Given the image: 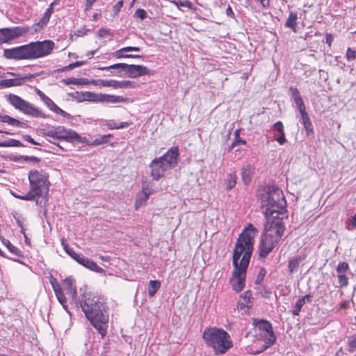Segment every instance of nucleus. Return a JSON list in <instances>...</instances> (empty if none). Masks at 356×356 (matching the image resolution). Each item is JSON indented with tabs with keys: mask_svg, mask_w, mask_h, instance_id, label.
I'll list each match as a JSON object with an SVG mask.
<instances>
[{
	"mask_svg": "<svg viewBox=\"0 0 356 356\" xmlns=\"http://www.w3.org/2000/svg\"><path fill=\"white\" fill-rule=\"evenodd\" d=\"M258 230L252 224H248L239 235L233 251L234 270L230 283L237 293L245 287L247 268L253 250L254 238Z\"/></svg>",
	"mask_w": 356,
	"mask_h": 356,
	"instance_id": "nucleus-1",
	"label": "nucleus"
},
{
	"mask_svg": "<svg viewBox=\"0 0 356 356\" xmlns=\"http://www.w3.org/2000/svg\"><path fill=\"white\" fill-rule=\"evenodd\" d=\"M80 305L87 319L104 338L107 333L108 323L104 297L96 293L86 292L82 295Z\"/></svg>",
	"mask_w": 356,
	"mask_h": 356,
	"instance_id": "nucleus-2",
	"label": "nucleus"
},
{
	"mask_svg": "<svg viewBox=\"0 0 356 356\" xmlns=\"http://www.w3.org/2000/svg\"><path fill=\"white\" fill-rule=\"evenodd\" d=\"M267 191L261 193L259 200L266 220L281 219L286 213V201L282 191L275 186L267 187Z\"/></svg>",
	"mask_w": 356,
	"mask_h": 356,
	"instance_id": "nucleus-3",
	"label": "nucleus"
},
{
	"mask_svg": "<svg viewBox=\"0 0 356 356\" xmlns=\"http://www.w3.org/2000/svg\"><path fill=\"white\" fill-rule=\"evenodd\" d=\"M284 230L285 227L281 219L266 220L259 247L260 257L266 258L273 251L278 245Z\"/></svg>",
	"mask_w": 356,
	"mask_h": 356,
	"instance_id": "nucleus-4",
	"label": "nucleus"
},
{
	"mask_svg": "<svg viewBox=\"0 0 356 356\" xmlns=\"http://www.w3.org/2000/svg\"><path fill=\"white\" fill-rule=\"evenodd\" d=\"M202 337L206 344L211 347L216 355L225 353L233 346L230 335L222 328H207Z\"/></svg>",
	"mask_w": 356,
	"mask_h": 356,
	"instance_id": "nucleus-5",
	"label": "nucleus"
},
{
	"mask_svg": "<svg viewBox=\"0 0 356 356\" xmlns=\"http://www.w3.org/2000/svg\"><path fill=\"white\" fill-rule=\"evenodd\" d=\"M179 149L171 147L164 155L154 159L149 164L150 174L154 180H159L166 171L173 168L177 163Z\"/></svg>",
	"mask_w": 356,
	"mask_h": 356,
	"instance_id": "nucleus-6",
	"label": "nucleus"
},
{
	"mask_svg": "<svg viewBox=\"0 0 356 356\" xmlns=\"http://www.w3.org/2000/svg\"><path fill=\"white\" fill-rule=\"evenodd\" d=\"M28 178L30 185L28 193L31 195V200L47 193L49 182L46 173L42 171L31 170L29 172Z\"/></svg>",
	"mask_w": 356,
	"mask_h": 356,
	"instance_id": "nucleus-7",
	"label": "nucleus"
},
{
	"mask_svg": "<svg viewBox=\"0 0 356 356\" xmlns=\"http://www.w3.org/2000/svg\"><path fill=\"white\" fill-rule=\"evenodd\" d=\"M255 337L258 341H264V345L257 353H261L273 346L276 341L272 325L266 320L254 319Z\"/></svg>",
	"mask_w": 356,
	"mask_h": 356,
	"instance_id": "nucleus-8",
	"label": "nucleus"
},
{
	"mask_svg": "<svg viewBox=\"0 0 356 356\" xmlns=\"http://www.w3.org/2000/svg\"><path fill=\"white\" fill-rule=\"evenodd\" d=\"M6 99L13 107L26 115L42 119L47 118V115L42 109L23 99L17 95L9 94L6 96Z\"/></svg>",
	"mask_w": 356,
	"mask_h": 356,
	"instance_id": "nucleus-9",
	"label": "nucleus"
},
{
	"mask_svg": "<svg viewBox=\"0 0 356 356\" xmlns=\"http://www.w3.org/2000/svg\"><path fill=\"white\" fill-rule=\"evenodd\" d=\"M42 133L44 136L50 137L54 140H65L70 143L82 141L81 137L78 133L72 129H67L63 126H56L44 129Z\"/></svg>",
	"mask_w": 356,
	"mask_h": 356,
	"instance_id": "nucleus-10",
	"label": "nucleus"
},
{
	"mask_svg": "<svg viewBox=\"0 0 356 356\" xmlns=\"http://www.w3.org/2000/svg\"><path fill=\"white\" fill-rule=\"evenodd\" d=\"M101 70H120L125 72L127 76L135 79L144 75H152L153 72L144 65L116 63L108 67L99 68Z\"/></svg>",
	"mask_w": 356,
	"mask_h": 356,
	"instance_id": "nucleus-11",
	"label": "nucleus"
},
{
	"mask_svg": "<svg viewBox=\"0 0 356 356\" xmlns=\"http://www.w3.org/2000/svg\"><path fill=\"white\" fill-rule=\"evenodd\" d=\"M31 59H37L49 55L55 47V44L50 40L33 42L29 44Z\"/></svg>",
	"mask_w": 356,
	"mask_h": 356,
	"instance_id": "nucleus-12",
	"label": "nucleus"
},
{
	"mask_svg": "<svg viewBox=\"0 0 356 356\" xmlns=\"http://www.w3.org/2000/svg\"><path fill=\"white\" fill-rule=\"evenodd\" d=\"M83 83H91L95 86L111 87L114 89L130 88H134V84L130 81H118L107 79H92L91 81L83 80Z\"/></svg>",
	"mask_w": 356,
	"mask_h": 356,
	"instance_id": "nucleus-13",
	"label": "nucleus"
},
{
	"mask_svg": "<svg viewBox=\"0 0 356 356\" xmlns=\"http://www.w3.org/2000/svg\"><path fill=\"white\" fill-rule=\"evenodd\" d=\"M3 56L7 59L13 60H31L29 47L28 44L6 49L3 51Z\"/></svg>",
	"mask_w": 356,
	"mask_h": 356,
	"instance_id": "nucleus-14",
	"label": "nucleus"
},
{
	"mask_svg": "<svg viewBox=\"0 0 356 356\" xmlns=\"http://www.w3.org/2000/svg\"><path fill=\"white\" fill-rule=\"evenodd\" d=\"M26 31L21 27L0 29V44L6 43L22 35Z\"/></svg>",
	"mask_w": 356,
	"mask_h": 356,
	"instance_id": "nucleus-15",
	"label": "nucleus"
},
{
	"mask_svg": "<svg viewBox=\"0 0 356 356\" xmlns=\"http://www.w3.org/2000/svg\"><path fill=\"white\" fill-rule=\"evenodd\" d=\"M35 92L37 95L40 97V100L49 108V109L54 113L60 115L61 116L66 118L68 116L65 111L58 107L53 100L47 97L42 90L38 88L35 89Z\"/></svg>",
	"mask_w": 356,
	"mask_h": 356,
	"instance_id": "nucleus-16",
	"label": "nucleus"
},
{
	"mask_svg": "<svg viewBox=\"0 0 356 356\" xmlns=\"http://www.w3.org/2000/svg\"><path fill=\"white\" fill-rule=\"evenodd\" d=\"M35 92L37 95L40 97V100L49 108V109L54 113L60 115L61 116L66 118L68 116L65 111L58 107L53 100L47 97L42 90L38 88L35 89Z\"/></svg>",
	"mask_w": 356,
	"mask_h": 356,
	"instance_id": "nucleus-17",
	"label": "nucleus"
},
{
	"mask_svg": "<svg viewBox=\"0 0 356 356\" xmlns=\"http://www.w3.org/2000/svg\"><path fill=\"white\" fill-rule=\"evenodd\" d=\"M252 306V293L251 291H246L240 296L237 303V309L246 313Z\"/></svg>",
	"mask_w": 356,
	"mask_h": 356,
	"instance_id": "nucleus-18",
	"label": "nucleus"
},
{
	"mask_svg": "<svg viewBox=\"0 0 356 356\" xmlns=\"http://www.w3.org/2000/svg\"><path fill=\"white\" fill-rule=\"evenodd\" d=\"M349 266L346 262H341L336 268L337 274L338 282L340 287L346 286L348 284V280L346 275Z\"/></svg>",
	"mask_w": 356,
	"mask_h": 356,
	"instance_id": "nucleus-19",
	"label": "nucleus"
},
{
	"mask_svg": "<svg viewBox=\"0 0 356 356\" xmlns=\"http://www.w3.org/2000/svg\"><path fill=\"white\" fill-rule=\"evenodd\" d=\"M50 282L55 293V295L57 298V300L62 305L65 310L69 313L67 310V299L63 293V290L62 289L60 284L57 282L55 278H52Z\"/></svg>",
	"mask_w": 356,
	"mask_h": 356,
	"instance_id": "nucleus-20",
	"label": "nucleus"
},
{
	"mask_svg": "<svg viewBox=\"0 0 356 356\" xmlns=\"http://www.w3.org/2000/svg\"><path fill=\"white\" fill-rule=\"evenodd\" d=\"M63 290L72 301H75L77 296L75 281L72 277H67L63 282Z\"/></svg>",
	"mask_w": 356,
	"mask_h": 356,
	"instance_id": "nucleus-21",
	"label": "nucleus"
},
{
	"mask_svg": "<svg viewBox=\"0 0 356 356\" xmlns=\"http://www.w3.org/2000/svg\"><path fill=\"white\" fill-rule=\"evenodd\" d=\"M78 264H81V266H84L85 268L92 270L96 273H104L105 270L99 267L95 262H94L92 259L86 257L83 255H81L79 259H77L76 261Z\"/></svg>",
	"mask_w": 356,
	"mask_h": 356,
	"instance_id": "nucleus-22",
	"label": "nucleus"
},
{
	"mask_svg": "<svg viewBox=\"0 0 356 356\" xmlns=\"http://www.w3.org/2000/svg\"><path fill=\"white\" fill-rule=\"evenodd\" d=\"M140 51V48L138 47H125L121 48V49H118V51H116L113 54V56H114V57H115L118 59L122 58H140L143 57L140 55H134V54H125L126 52H129V51Z\"/></svg>",
	"mask_w": 356,
	"mask_h": 356,
	"instance_id": "nucleus-23",
	"label": "nucleus"
},
{
	"mask_svg": "<svg viewBox=\"0 0 356 356\" xmlns=\"http://www.w3.org/2000/svg\"><path fill=\"white\" fill-rule=\"evenodd\" d=\"M273 131L277 133L273 134L274 140H275L280 145H284L286 142V138L284 133V128L283 123L281 121L275 122L273 125Z\"/></svg>",
	"mask_w": 356,
	"mask_h": 356,
	"instance_id": "nucleus-24",
	"label": "nucleus"
},
{
	"mask_svg": "<svg viewBox=\"0 0 356 356\" xmlns=\"http://www.w3.org/2000/svg\"><path fill=\"white\" fill-rule=\"evenodd\" d=\"M57 2H58V1H54L49 6V8L44 12L42 17L40 19V20L37 24H35L34 25L35 31L42 29L44 26H45L47 24V23L49 22V21L50 19L51 15L54 13V6L56 5L57 3Z\"/></svg>",
	"mask_w": 356,
	"mask_h": 356,
	"instance_id": "nucleus-25",
	"label": "nucleus"
},
{
	"mask_svg": "<svg viewBox=\"0 0 356 356\" xmlns=\"http://www.w3.org/2000/svg\"><path fill=\"white\" fill-rule=\"evenodd\" d=\"M126 101L127 99L122 96L100 93L99 103L118 104Z\"/></svg>",
	"mask_w": 356,
	"mask_h": 356,
	"instance_id": "nucleus-26",
	"label": "nucleus"
},
{
	"mask_svg": "<svg viewBox=\"0 0 356 356\" xmlns=\"http://www.w3.org/2000/svg\"><path fill=\"white\" fill-rule=\"evenodd\" d=\"M290 91L291 92L292 98L296 103L297 108H298L300 114L306 111L305 106L303 100L302 99L300 92L296 88L291 87Z\"/></svg>",
	"mask_w": 356,
	"mask_h": 356,
	"instance_id": "nucleus-27",
	"label": "nucleus"
},
{
	"mask_svg": "<svg viewBox=\"0 0 356 356\" xmlns=\"http://www.w3.org/2000/svg\"><path fill=\"white\" fill-rule=\"evenodd\" d=\"M254 172V167L250 163L245 164L241 170V176L243 181L245 185H248L251 181L252 175Z\"/></svg>",
	"mask_w": 356,
	"mask_h": 356,
	"instance_id": "nucleus-28",
	"label": "nucleus"
},
{
	"mask_svg": "<svg viewBox=\"0 0 356 356\" xmlns=\"http://www.w3.org/2000/svg\"><path fill=\"white\" fill-rule=\"evenodd\" d=\"M112 137H113L112 134H105V135H102V136L97 137L92 141L88 140L86 138H81V140H85V141H81V142L86 143L88 145L97 146V145L108 143L109 142V138H111Z\"/></svg>",
	"mask_w": 356,
	"mask_h": 356,
	"instance_id": "nucleus-29",
	"label": "nucleus"
},
{
	"mask_svg": "<svg viewBox=\"0 0 356 356\" xmlns=\"http://www.w3.org/2000/svg\"><path fill=\"white\" fill-rule=\"evenodd\" d=\"M26 81L24 77H19L15 79H4L0 81V85L4 88H9L13 86H19L23 85Z\"/></svg>",
	"mask_w": 356,
	"mask_h": 356,
	"instance_id": "nucleus-30",
	"label": "nucleus"
},
{
	"mask_svg": "<svg viewBox=\"0 0 356 356\" xmlns=\"http://www.w3.org/2000/svg\"><path fill=\"white\" fill-rule=\"evenodd\" d=\"M312 301V296L307 294L300 298H299L296 302L294 309L292 311V314L294 316L299 315L300 310L306 302H310Z\"/></svg>",
	"mask_w": 356,
	"mask_h": 356,
	"instance_id": "nucleus-31",
	"label": "nucleus"
},
{
	"mask_svg": "<svg viewBox=\"0 0 356 356\" xmlns=\"http://www.w3.org/2000/svg\"><path fill=\"white\" fill-rule=\"evenodd\" d=\"M152 192L150 189L147 188H143V195L142 196H138L136 200L135 207L138 209L142 205L145 204L146 201L147 200L149 196Z\"/></svg>",
	"mask_w": 356,
	"mask_h": 356,
	"instance_id": "nucleus-32",
	"label": "nucleus"
},
{
	"mask_svg": "<svg viewBox=\"0 0 356 356\" xmlns=\"http://www.w3.org/2000/svg\"><path fill=\"white\" fill-rule=\"evenodd\" d=\"M0 120L1 122L17 127H22L24 124L23 122L7 115L1 116Z\"/></svg>",
	"mask_w": 356,
	"mask_h": 356,
	"instance_id": "nucleus-33",
	"label": "nucleus"
},
{
	"mask_svg": "<svg viewBox=\"0 0 356 356\" xmlns=\"http://www.w3.org/2000/svg\"><path fill=\"white\" fill-rule=\"evenodd\" d=\"M84 101L99 103L100 93H94L89 91L81 92Z\"/></svg>",
	"mask_w": 356,
	"mask_h": 356,
	"instance_id": "nucleus-34",
	"label": "nucleus"
},
{
	"mask_svg": "<svg viewBox=\"0 0 356 356\" xmlns=\"http://www.w3.org/2000/svg\"><path fill=\"white\" fill-rule=\"evenodd\" d=\"M303 260L301 257H298L296 258H293L289 261L288 268L290 273H293L297 271L300 264Z\"/></svg>",
	"mask_w": 356,
	"mask_h": 356,
	"instance_id": "nucleus-35",
	"label": "nucleus"
},
{
	"mask_svg": "<svg viewBox=\"0 0 356 356\" xmlns=\"http://www.w3.org/2000/svg\"><path fill=\"white\" fill-rule=\"evenodd\" d=\"M301 117L302 119V123L304 125V127L305 129V131L307 134H309V133L312 132V124L309 119V117L308 115V113L307 112H305L303 113H301Z\"/></svg>",
	"mask_w": 356,
	"mask_h": 356,
	"instance_id": "nucleus-36",
	"label": "nucleus"
},
{
	"mask_svg": "<svg viewBox=\"0 0 356 356\" xmlns=\"http://www.w3.org/2000/svg\"><path fill=\"white\" fill-rule=\"evenodd\" d=\"M161 286V283L158 280H150L148 284V294L150 297L154 296Z\"/></svg>",
	"mask_w": 356,
	"mask_h": 356,
	"instance_id": "nucleus-37",
	"label": "nucleus"
},
{
	"mask_svg": "<svg viewBox=\"0 0 356 356\" xmlns=\"http://www.w3.org/2000/svg\"><path fill=\"white\" fill-rule=\"evenodd\" d=\"M131 123L127 122H122L117 123L114 120H109L106 125L109 129H119L129 127Z\"/></svg>",
	"mask_w": 356,
	"mask_h": 356,
	"instance_id": "nucleus-38",
	"label": "nucleus"
},
{
	"mask_svg": "<svg viewBox=\"0 0 356 356\" xmlns=\"http://www.w3.org/2000/svg\"><path fill=\"white\" fill-rule=\"evenodd\" d=\"M226 189L229 191L233 188L236 184V175L235 172L229 173L226 178Z\"/></svg>",
	"mask_w": 356,
	"mask_h": 356,
	"instance_id": "nucleus-39",
	"label": "nucleus"
},
{
	"mask_svg": "<svg viewBox=\"0 0 356 356\" xmlns=\"http://www.w3.org/2000/svg\"><path fill=\"white\" fill-rule=\"evenodd\" d=\"M298 19V16L296 13H291L288 17V19L286 22L285 26L288 28H291L294 29L296 26V21Z\"/></svg>",
	"mask_w": 356,
	"mask_h": 356,
	"instance_id": "nucleus-40",
	"label": "nucleus"
},
{
	"mask_svg": "<svg viewBox=\"0 0 356 356\" xmlns=\"http://www.w3.org/2000/svg\"><path fill=\"white\" fill-rule=\"evenodd\" d=\"M62 245H63L64 250L66 252V253L69 256H70L73 259L77 261V259H79L81 254L76 253L72 248L68 247L63 240L62 241Z\"/></svg>",
	"mask_w": 356,
	"mask_h": 356,
	"instance_id": "nucleus-41",
	"label": "nucleus"
},
{
	"mask_svg": "<svg viewBox=\"0 0 356 356\" xmlns=\"http://www.w3.org/2000/svg\"><path fill=\"white\" fill-rule=\"evenodd\" d=\"M356 349V335H353L348 337L347 341V350L350 353H353Z\"/></svg>",
	"mask_w": 356,
	"mask_h": 356,
	"instance_id": "nucleus-42",
	"label": "nucleus"
},
{
	"mask_svg": "<svg viewBox=\"0 0 356 356\" xmlns=\"http://www.w3.org/2000/svg\"><path fill=\"white\" fill-rule=\"evenodd\" d=\"M97 34V36L102 39L108 38L110 40L112 37L111 31L106 28H101L99 29Z\"/></svg>",
	"mask_w": 356,
	"mask_h": 356,
	"instance_id": "nucleus-43",
	"label": "nucleus"
},
{
	"mask_svg": "<svg viewBox=\"0 0 356 356\" xmlns=\"http://www.w3.org/2000/svg\"><path fill=\"white\" fill-rule=\"evenodd\" d=\"M3 243L7 246L10 252L15 255H19L20 250L17 247L14 246L9 241H6Z\"/></svg>",
	"mask_w": 356,
	"mask_h": 356,
	"instance_id": "nucleus-44",
	"label": "nucleus"
},
{
	"mask_svg": "<svg viewBox=\"0 0 356 356\" xmlns=\"http://www.w3.org/2000/svg\"><path fill=\"white\" fill-rule=\"evenodd\" d=\"M10 193L15 198H17V199H19V200H26V201H32L31 200V195H29L28 193L24 195H19L17 193H15V192H14L13 191H10Z\"/></svg>",
	"mask_w": 356,
	"mask_h": 356,
	"instance_id": "nucleus-45",
	"label": "nucleus"
},
{
	"mask_svg": "<svg viewBox=\"0 0 356 356\" xmlns=\"http://www.w3.org/2000/svg\"><path fill=\"white\" fill-rule=\"evenodd\" d=\"M346 57L348 61L354 60L356 58V51L350 47L348 48Z\"/></svg>",
	"mask_w": 356,
	"mask_h": 356,
	"instance_id": "nucleus-46",
	"label": "nucleus"
},
{
	"mask_svg": "<svg viewBox=\"0 0 356 356\" xmlns=\"http://www.w3.org/2000/svg\"><path fill=\"white\" fill-rule=\"evenodd\" d=\"M86 63V61L80 60V61H76L74 63H70L67 66L65 67V70H72L75 67H81Z\"/></svg>",
	"mask_w": 356,
	"mask_h": 356,
	"instance_id": "nucleus-47",
	"label": "nucleus"
},
{
	"mask_svg": "<svg viewBox=\"0 0 356 356\" xmlns=\"http://www.w3.org/2000/svg\"><path fill=\"white\" fill-rule=\"evenodd\" d=\"M62 82L65 85H71V84L76 85L79 83L78 79L73 78V77L63 79Z\"/></svg>",
	"mask_w": 356,
	"mask_h": 356,
	"instance_id": "nucleus-48",
	"label": "nucleus"
},
{
	"mask_svg": "<svg viewBox=\"0 0 356 356\" xmlns=\"http://www.w3.org/2000/svg\"><path fill=\"white\" fill-rule=\"evenodd\" d=\"M135 15L137 17L141 19H143L146 17L147 16V13L145 12V10L143 9H138L136 13H135Z\"/></svg>",
	"mask_w": 356,
	"mask_h": 356,
	"instance_id": "nucleus-49",
	"label": "nucleus"
},
{
	"mask_svg": "<svg viewBox=\"0 0 356 356\" xmlns=\"http://www.w3.org/2000/svg\"><path fill=\"white\" fill-rule=\"evenodd\" d=\"M96 1L97 0H86L85 3V11L90 10Z\"/></svg>",
	"mask_w": 356,
	"mask_h": 356,
	"instance_id": "nucleus-50",
	"label": "nucleus"
},
{
	"mask_svg": "<svg viewBox=\"0 0 356 356\" xmlns=\"http://www.w3.org/2000/svg\"><path fill=\"white\" fill-rule=\"evenodd\" d=\"M23 138L26 140V141H28L30 143H32L33 145H40V144L38 143H37L36 141L34 140L33 138H31V136L29 135H25L23 136Z\"/></svg>",
	"mask_w": 356,
	"mask_h": 356,
	"instance_id": "nucleus-51",
	"label": "nucleus"
},
{
	"mask_svg": "<svg viewBox=\"0 0 356 356\" xmlns=\"http://www.w3.org/2000/svg\"><path fill=\"white\" fill-rule=\"evenodd\" d=\"M123 6V1H119L114 6H113V10L115 13H118L121 8Z\"/></svg>",
	"mask_w": 356,
	"mask_h": 356,
	"instance_id": "nucleus-52",
	"label": "nucleus"
},
{
	"mask_svg": "<svg viewBox=\"0 0 356 356\" xmlns=\"http://www.w3.org/2000/svg\"><path fill=\"white\" fill-rule=\"evenodd\" d=\"M265 275H266V270L264 268L261 269L256 282L257 283H259L261 280H263Z\"/></svg>",
	"mask_w": 356,
	"mask_h": 356,
	"instance_id": "nucleus-53",
	"label": "nucleus"
},
{
	"mask_svg": "<svg viewBox=\"0 0 356 356\" xmlns=\"http://www.w3.org/2000/svg\"><path fill=\"white\" fill-rule=\"evenodd\" d=\"M325 39L326 43L328 44L329 47H330L333 41V36L331 34L327 33L326 34Z\"/></svg>",
	"mask_w": 356,
	"mask_h": 356,
	"instance_id": "nucleus-54",
	"label": "nucleus"
},
{
	"mask_svg": "<svg viewBox=\"0 0 356 356\" xmlns=\"http://www.w3.org/2000/svg\"><path fill=\"white\" fill-rule=\"evenodd\" d=\"M191 4V2L188 0L184 1H179V3H177V6H181L187 8H190Z\"/></svg>",
	"mask_w": 356,
	"mask_h": 356,
	"instance_id": "nucleus-55",
	"label": "nucleus"
},
{
	"mask_svg": "<svg viewBox=\"0 0 356 356\" xmlns=\"http://www.w3.org/2000/svg\"><path fill=\"white\" fill-rule=\"evenodd\" d=\"M261 4L262 7L267 8L270 6V0H258Z\"/></svg>",
	"mask_w": 356,
	"mask_h": 356,
	"instance_id": "nucleus-56",
	"label": "nucleus"
},
{
	"mask_svg": "<svg viewBox=\"0 0 356 356\" xmlns=\"http://www.w3.org/2000/svg\"><path fill=\"white\" fill-rule=\"evenodd\" d=\"M11 143H12V145L15 146V147L23 146L22 144L19 140H12Z\"/></svg>",
	"mask_w": 356,
	"mask_h": 356,
	"instance_id": "nucleus-57",
	"label": "nucleus"
},
{
	"mask_svg": "<svg viewBox=\"0 0 356 356\" xmlns=\"http://www.w3.org/2000/svg\"><path fill=\"white\" fill-rule=\"evenodd\" d=\"M351 225L356 229V215L353 216L351 220H350Z\"/></svg>",
	"mask_w": 356,
	"mask_h": 356,
	"instance_id": "nucleus-58",
	"label": "nucleus"
},
{
	"mask_svg": "<svg viewBox=\"0 0 356 356\" xmlns=\"http://www.w3.org/2000/svg\"><path fill=\"white\" fill-rule=\"evenodd\" d=\"M96 51H88L87 54H86V56L88 57V58H92V56H94L95 53Z\"/></svg>",
	"mask_w": 356,
	"mask_h": 356,
	"instance_id": "nucleus-59",
	"label": "nucleus"
},
{
	"mask_svg": "<svg viewBox=\"0 0 356 356\" xmlns=\"http://www.w3.org/2000/svg\"><path fill=\"white\" fill-rule=\"evenodd\" d=\"M227 15H229V13H233L232 9L230 7H229L227 9Z\"/></svg>",
	"mask_w": 356,
	"mask_h": 356,
	"instance_id": "nucleus-60",
	"label": "nucleus"
},
{
	"mask_svg": "<svg viewBox=\"0 0 356 356\" xmlns=\"http://www.w3.org/2000/svg\"><path fill=\"white\" fill-rule=\"evenodd\" d=\"M99 14H95V15H93V19H96L99 17Z\"/></svg>",
	"mask_w": 356,
	"mask_h": 356,
	"instance_id": "nucleus-61",
	"label": "nucleus"
},
{
	"mask_svg": "<svg viewBox=\"0 0 356 356\" xmlns=\"http://www.w3.org/2000/svg\"><path fill=\"white\" fill-rule=\"evenodd\" d=\"M101 259L104 261H108L107 257L105 258L104 257H101Z\"/></svg>",
	"mask_w": 356,
	"mask_h": 356,
	"instance_id": "nucleus-62",
	"label": "nucleus"
},
{
	"mask_svg": "<svg viewBox=\"0 0 356 356\" xmlns=\"http://www.w3.org/2000/svg\"><path fill=\"white\" fill-rule=\"evenodd\" d=\"M346 307V303L341 304V308H345Z\"/></svg>",
	"mask_w": 356,
	"mask_h": 356,
	"instance_id": "nucleus-63",
	"label": "nucleus"
},
{
	"mask_svg": "<svg viewBox=\"0 0 356 356\" xmlns=\"http://www.w3.org/2000/svg\"><path fill=\"white\" fill-rule=\"evenodd\" d=\"M6 146L5 143H0V147H4Z\"/></svg>",
	"mask_w": 356,
	"mask_h": 356,
	"instance_id": "nucleus-64",
	"label": "nucleus"
}]
</instances>
